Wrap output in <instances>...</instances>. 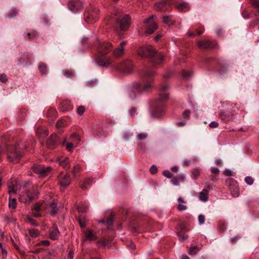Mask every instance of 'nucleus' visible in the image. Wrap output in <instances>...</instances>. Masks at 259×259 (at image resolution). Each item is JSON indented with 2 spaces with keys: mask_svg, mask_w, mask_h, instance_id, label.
<instances>
[{
  "mask_svg": "<svg viewBox=\"0 0 259 259\" xmlns=\"http://www.w3.org/2000/svg\"><path fill=\"white\" fill-rule=\"evenodd\" d=\"M176 8L180 12H182L186 9H189V5L187 2H183L180 4L177 5Z\"/></svg>",
  "mask_w": 259,
  "mask_h": 259,
  "instance_id": "33",
  "label": "nucleus"
},
{
  "mask_svg": "<svg viewBox=\"0 0 259 259\" xmlns=\"http://www.w3.org/2000/svg\"><path fill=\"white\" fill-rule=\"evenodd\" d=\"M8 80L7 75L3 73L0 75V81L2 82H6Z\"/></svg>",
  "mask_w": 259,
  "mask_h": 259,
  "instance_id": "62",
  "label": "nucleus"
},
{
  "mask_svg": "<svg viewBox=\"0 0 259 259\" xmlns=\"http://www.w3.org/2000/svg\"><path fill=\"white\" fill-rule=\"evenodd\" d=\"M154 7L156 10L161 12H165L168 10L166 5L164 4L162 0H161L160 2L156 3L154 5Z\"/></svg>",
  "mask_w": 259,
  "mask_h": 259,
  "instance_id": "20",
  "label": "nucleus"
},
{
  "mask_svg": "<svg viewBox=\"0 0 259 259\" xmlns=\"http://www.w3.org/2000/svg\"><path fill=\"white\" fill-rule=\"evenodd\" d=\"M60 165L65 169L68 170L70 167V164L68 157H65L63 160L60 161Z\"/></svg>",
  "mask_w": 259,
  "mask_h": 259,
  "instance_id": "25",
  "label": "nucleus"
},
{
  "mask_svg": "<svg viewBox=\"0 0 259 259\" xmlns=\"http://www.w3.org/2000/svg\"><path fill=\"white\" fill-rule=\"evenodd\" d=\"M33 171L41 177H45L49 175L52 169L51 166H45L44 165L34 164L32 166Z\"/></svg>",
  "mask_w": 259,
  "mask_h": 259,
  "instance_id": "9",
  "label": "nucleus"
},
{
  "mask_svg": "<svg viewBox=\"0 0 259 259\" xmlns=\"http://www.w3.org/2000/svg\"><path fill=\"white\" fill-rule=\"evenodd\" d=\"M218 227L220 232H224L226 227V223L222 221H219Z\"/></svg>",
  "mask_w": 259,
  "mask_h": 259,
  "instance_id": "37",
  "label": "nucleus"
},
{
  "mask_svg": "<svg viewBox=\"0 0 259 259\" xmlns=\"http://www.w3.org/2000/svg\"><path fill=\"white\" fill-rule=\"evenodd\" d=\"M50 245V242L49 240H42L37 243L36 244V246H40L43 245L45 246H48Z\"/></svg>",
  "mask_w": 259,
  "mask_h": 259,
  "instance_id": "46",
  "label": "nucleus"
},
{
  "mask_svg": "<svg viewBox=\"0 0 259 259\" xmlns=\"http://www.w3.org/2000/svg\"><path fill=\"white\" fill-rule=\"evenodd\" d=\"M113 47L110 42L99 41L97 51L99 54L106 55L112 50Z\"/></svg>",
  "mask_w": 259,
  "mask_h": 259,
  "instance_id": "10",
  "label": "nucleus"
},
{
  "mask_svg": "<svg viewBox=\"0 0 259 259\" xmlns=\"http://www.w3.org/2000/svg\"><path fill=\"white\" fill-rule=\"evenodd\" d=\"M154 74V72L151 70L149 68H145L141 72V75L143 77H149V82L145 83L144 85L141 84H137V89L135 90H131L129 92V96L131 99H134L136 98V92L137 91H140L141 90H147L149 88L152 87L151 82L152 81L151 76Z\"/></svg>",
  "mask_w": 259,
  "mask_h": 259,
  "instance_id": "4",
  "label": "nucleus"
},
{
  "mask_svg": "<svg viewBox=\"0 0 259 259\" xmlns=\"http://www.w3.org/2000/svg\"><path fill=\"white\" fill-rule=\"evenodd\" d=\"M137 113V108L135 107L132 108L129 110V114L132 116H135Z\"/></svg>",
  "mask_w": 259,
  "mask_h": 259,
  "instance_id": "61",
  "label": "nucleus"
},
{
  "mask_svg": "<svg viewBox=\"0 0 259 259\" xmlns=\"http://www.w3.org/2000/svg\"><path fill=\"white\" fill-rule=\"evenodd\" d=\"M63 74L64 76L67 77H71L74 76L75 74V72L71 71V70H66L63 72Z\"/></svg>",
  "mask_w": 259,
  "mask_h": 259,
  "instance_id": "44",
  "label": "nucleus"
},
{
  "mask_svg": "<svg viewBox=\"0 0 259 259\" xmlns=\"http://www.w3.org/2000/svg\"><path fill=\"white\" fill-rule=\"evenodd\" d=\"M85 111V107L83 106H79L77 109V113L79 115H82Z\"/></svg>",
  "mask_w": 259,
  "mask_h": 259,
  "instance_id": "50",
  "label": "nucleus"
},
{
  "mask_svg": "<svg viewBox=\"0 0 259 259\" xmlns=\"http://www.w3.org/2000/svg\"><path fill=\"white\" fill-rule=\"evenodd\" d=\"M199 199L203 202H206L208 199V191L206 189H204L199 193Z\"/></svg>",
  "mask_w": 259,
  "mask_h": 259,
  "instance_id": "22",
  "label": "nucleus"
},
{
  "mask_svg": "<svg viewBox=\"0 0 259 259\" xmlns=\"http://www.w3.org/2000/svg\"><path fill=\"white\" fill-rule=\"evenodd\" d=\"M68 8L73 12H77L83 8V4L78 0L70 1L68 4Z\"/></svg>",
  "mask_w": 259,
  "mask_h": 259,
  "instance_id": "12",
  "label": "nucleus"
},
{
  "mask_svg": "<svg viewBox=\"0 0 259 259\" xmlns=\"http://www.w3.org/2000/svg\"><path fill=\"white\" fill-rule=\"evenodd\" d=\"M0 247L1 248V252H0V254H2L3 257H6L7 255V250L3 247L2 244L0 243Z\"/></svg>",
  "mask_w": 259,
  "mask_h": 259,
  "instance_id": "55",
  "label": "nucleus"
},
{
  "mask_svg": "<svg viewBox=\"0 0 259 259\" xmlns=\"http://www.w3.org/2000/svg\"><path fill=\"white\" fill-rule=\"evenodd\" d=\"M17 11L16 9H11L7 14L8 17L10 18L15 17L17 14Z\"/></svg>",
  "mask_w": 259,
  "mask_h": 259,
  "instance_id": "40",
  "label": "nucleus"
},
{
  "mask_svg": "<svg viewBox=\"0 0 259 259\" xmlns=\"http://www.w3.org/2000/svg\"><path fill=\"white\" fill-rule=\"evenodd\" d=\"M50 238L52 240H57L59 236V231L57 228V225L54 224L49 230Z\"/></svg>",
  "mask_w": 259,
  "mask_h": 259,
  "instance_id": "17",
  "label": "nucleus"
},
{
  "mask_svg": "<svg viewBox=\"0 0 259 259\" xmlns=\"http://www.w3.org/2000/svg\"><path fill=\"white\" fill-rule=\"evenodd\" d=\"M65 124V121L62 119H59L56 123V126L58 129H60L64 127Z\"/></svg>",
  "mask_w": 259,
  "mask_h": 259,
  "instance_id": "42",
  "label": "nucleus"
},
{
  "mask_svg": "<svg viewBox=\"0 0 259 259\" xmlns=\"http://www.w3.org/2000/svg\"><path fill=\"white\" fill-rule=\"evenodd\" d=\"M87 219L84 215L81 214L78 218V223L80 228H83L86 226Z\"/></svg>",
  "mask_w": 259,
  "mask_h": 259,
  "instance_id": "31",
  "label": "nucleus"
},
{
  "mask_svg": "<svg viewBox=\"0 0 259 259\" xmlns=\"http://www.w3.org/2000/svg\"><path fill=\"white\" fill-rule=\"evenodd\" d=\"M169 88L168 85L163 86L160 90L159 97L151 102L150 109L153 116L159 117L164 112L163 102L168 99L169 94L167 92Z\"/></svg>",
  "mask_w": 259,
  "mask_h": 259,
  "instance_id": "1",
  "label": "nucleus"
},
{
  "mask_svg": "<svg viewBox=\"0 0 259 259\" xmlns=\"http://www.w3.org/2000/svg\"><path fill=\"white\" fill-rule=\"evenodd\" d=\"M211 172L216 176H218L220 174V170L217 167H212L211 168Z\"/></svg>",
  "mask_w": 259,
  "mask_h": 259,
  "instance_id": "60",
  "label": "nucleus"
},
{
  "mask_svg": "<svg viewBox=\"0 0 259 259\" xmlns=\"http://www.w3.org/2000/svg\"><path fill=\"white\" fill-rule=\"evenodd\" d=\"M99 18L98 9L94 6H90V8L84 14V20L88 23H93Z\"/></svg>",
  "mask_w": 259,
  "mask_h": 259,
  "instance_id": "5",
  "label": "nucleus"
},
{
  "mask_svg": "<svg viewBox=\"0 0 259 259\" xmlns=\"http://www.w3.org/2000/svg\"><path fill=\"white\" fill-rule=\"evenodd\" d=\"M74 257V250L70 249L68 253L67 259H73Z\"/></svg>",
  "mask_w": 259,
  "mask_h": 259,
  "instance_id": "57",
  "label": "nucleus"
},
{
  "mask_svg": "<svg viewBox=\"0 0 259 259\" xmlns=\"http://www.w3.org/2000/svg\"><path fill=\"white\" fill-rule=\"evenodd\" d=\"M226 183L229 187L231 194L233 197H237L239 195V189L237 182L233 178H230L226 180Z\"/></svg>",
  "mask_w": 259,
  "mask_h": 259,
  "instance_id": "6",
  "label": "nucleus"
},
{
  "mask_svg": "<svg viewBox=\"0 0 259 259\" xmlns=\"http://www.w3.org/2000/svg\"><path fill=\"white\" fill-rule=\"evenodd\" d=\"M84 235L85 239L93 241L96 240L97 238L96 234H94L93 232L90 230H87L84 232Z\"/></svg>",
  "mask_w": 259,
  "mask_h": 259,
  "instance_id": "23",
  "label": "nucleus"
},
{
  "mask_svg": "<svg viewBox=\"0 0 259 259\" xmlns=\"http://www.w3.org/2000/svg\"><path fill=\"white\" fill-rule=\"evenodd\" d=\"M77 209L79 212H85L88 209V206L84 204H81L77 207Z\"/></svg>",
  "mask_w": 259,
  "mask_h": 259,
  "instance_id": "39",
  "label": "nucleus"
},
{
  "mask_svg": "<svg viewBox=\"0 0 259 259\" xmlns=\"http://www.w3.org/2000/svg\"><path fill=\"white\" fill-rule=\"evenodd\" d=\"M139 55L150 59L154 65L161 64L163 61L164 56L161 52H156L155 49L150 46H143L138 50Z\"/></svg>",
  "mask_w": 259,
  "mask_h": 259,
  "instance_id": "2",
  "label": "nucleus"
},
{
  "mask_svg": "<svg viewBox=\"0 0 259 259\" xmlns=\"http://www.w3.org/2000/svg\"><path fill=\"white\" fill-rule=\"evenodd\" d=\"M28 221L32 226H38V224L37 223L36 220H35L32 218H28Z\"/></svg>",
  "mask_w": 259,
  "mask_h": 259,
  "instance_id": "59",
  "label": "nucleus"
},
{
  "mask_svg": "<svg viewBox=\"0 0 259 259\" xmlns=\"http://www.w3.org/2000/svg\"><path fill=\"white\" fill-rule=\"evenodd\" d=\"M80 170L81 167L79 164H77L74 166L72 172L74 178H75L77 177L78 174L80 172Z\"/></svg>",
  "mask_w": 259,
  "mask_h": 259,
  "instance_id": "34",
  "label": "nucleus"
},
{
  "mask_svg": "<svg viewBox=\"0 0 259 259\" xmlns=\"http://www.w3.org/2000/svg\"><path fill=\"white\" fill-rule=\"evenodd\" d=\"M100 222L105 223L107 226L108 230H112V225L113 223V216L111 215L107 220H103L101 221Z\"/></svg>",
  "mask_w": 259,
  "mask_h": 259,
  "instance_id": "21",
  "label": "nucleus"
},
{
  "mask_svg": "<svg viewBox=\"0 0 259 259\" xmlns=\"http://www.w3.org/2000/svg\"><path fill=\"white\" fill-rule=\"evenodd\" d=\"M113 54L115 57H119L123 55L124 49L117 47L113 50Z\"/></svg>",
  "mask_w": 259,
  "mask_h": 259,
  "instance_id": "29",
  "label": "nucleus"
},
{
  "mask_svg": "<svg viewBox=\"0 0 259 259\" xmlns=\"http://www.w3.org/2000/svg\"><path fill=\"white\" fill-rule=\"evenodd\" d=\"M190 114H191V112H190V110L186 109L184 111V112L182 114L183 117L184 119L188 120L190 118Z\"/></svg>",
  "mask_w": 259,
  "mask_h": 259,
  "instance_id": "45",
  "label": "nucleus"
},
{
  "mask_svg": "<svg viewBox=\"0 0 259 259\" xmlns=\"http://www.w3.org/2000/svg\"><path fill=\"white\" fill-rule=\"evenodd\" d=\"M59 143V137L55 134H52L47 140L46 144L49 148L54 149Z\"/></svg>",
  "mask_w": 259,
  "mask_h": 259,
  "instance_id": "14",
  "label": "nucleus"
},
{
  "mask_svg": "<svg viewBox=\"0 0 259 259\" xmlns=\"http://www.w3.org/2000/svg\"><path fill=\"white\" fill-rule=\"evenodd\" d=\"M133 136L132 134L128 133H125L123 136V139L125 141H128L130 140V138Z\"/></svg>",
  "mask_w": 259,
  "mask_h": 259,
  "instance_id": "64",
  "label": "nucleus"
},
{
  "mask_svg": "<svg viewBox=\"0 0 259 259\" xmlns=\"http://www.w3.org/2000/svg\"><path fill=\"white\" fill-rule=\"evenodd\" d=\"M245 181L248 185H251L253 183L254 180L252 177L250 176H247L245 177Z\"/></svg>",
  "mask_w": 259,
  "mask_h": 259,
  "instance_id": "52",
  "label": "nucleus"
},
{
  "mask_svg": "<svg viewBox=\"0 0 259 259\" xmlns=\"http://www.w3.org/2000/svg\"><path fill=\"white\" fill-rule=\"evenodd\" d=\"M171 17V16H164L163 17V23L168 26L173 25L175 21L172 19Z\"/></svg>",
  "mask_w": 259,
  "mask_h": 259,
  "instance_id": "26",
  "label": "nucleus"
},
{
  "mask_svg": "<svg viewBox=\"0 0 259 259\" xmlns=\"http://www.w3.org/2000/svg\"><path fill=\"white\" fill-rule=\"evenodd\" d=\"M199 251V248L197 246H191L188 251V253L190 255L194 256L197 254Z\"/></svg>",
  "mask_w": 259,
  "mask_h": 259,
  "instance_id": "35",
  "label": "nucleus"
},
{
  "mask_svg": "<svg viewBox=\"0 0 259 259\" xmlns=\"http://www.w3.org/2000/svg\"><path fill=\"white\" fill-rule=\"evenodd\" d=\"M62 145L65 146L66 149L69 151H72L74 147V144L72 143H68L65 140L63 142Z\"/></svg>",
  "mask_w": 259,
  "mask_h": 259,
  "instance_id": "36",
  "label": "nucleus"
},
{
  "mask_svg": "<svg viewBox=\"0 0 259 259\" xmlns=\"http://www.w3.org/2000/svg\"><path fill=\"white\" fill-rule=\"evenodd\" d=\"M150 171L151 174L154 175L157 172V168L156 165H153L150 168Z\"/></svg>",
  "mask_w": 259,
  "mask_h": 259,
  "instance_id": "58",
  "label": "nucleus"
},
{
  "mask_svg": "<svg viewBox=\"0 0 259 259\" xmlns=\"http://www.w3.org/2000/svg\"><path fill=\"white\" fill-rule=\"evenodd\" d=\"M162 173L163 175L167 178L170 179L173 177L172 174L169 170H164Z\"/></svg>",
  "mask_w": 259,
  "mask_h": 259,
  "instance_id": "54",
  "label": "nucleus"
},
{
  "mask_svg": "<svg viewBox=\"0 0 259 259\" xmlns=\"http://www.w3.org/2000/svg\"><path fill=\"white\" fill-rule=\"evenodd\" d=\"M50 207L51 208V214L55 215L57 213V210H58L57 204L55 202H52L50 204Z\"/></svg>",
  "mask_w": 259,
  "mask_h": 259,
  "instance_id": "38",
  "label": "nucleus"
},
{
  "mask_svg": "<svg viewBox=\"0 0 259 259\" xmlns=\"http://www.w3.org/2000/svg\"><path fill=\"white\" fill-rule=\"evenodd\" d=\"M197 44L199 48L203 49H212L217 46V44L215 41L209 40H198Z\"/></svg>",
  "mask_w": 259,
  "mask_h": 259,
  "instance_id": "13",
  "label": "nucleus"
},
{
  "mask_svg": "<svg viewBox=\"0 0 259 259\" xmlns=\"http://www.w3.org/2000/svg\"><path fill=\"white\" fill-rule=\"evenodd\" d=\"M9 207L10 209H15L17 205L16 199L12 198L11 197H9Z\"/></svg>",
  "mask_w": 259,
  "mask_h": 259,
  "instance_id": "30",
  "label": "nucleus"
},
{
  "mask_svg": "<svg viewBox=\"0 0 259 259\" xmlns=\"http://www.w3.org/2000/svg\"><path fill=\"white\" fill-rule=\"evenodd\" d=\"M192 75V72L190 71H183L182 76L184 78L187 79Z\"/></svg>",
  "mask_w": 259,
  "mask_h": 259,
  "instance_id": "47",
  "label": "nucleus"
},
{
  "mask_svg": "<svg viewBox=\"0 0 259 259\" xmlns=\"http://www.w3.org/2000/svg\"><path fill=\"white\" fill-rule=\"evenodd\" d=\"M38 35L37 31L33 30L32 32L24 34V37L26 39H31L36 37Z\"/></svg>",
  "mask_w": 259,
  "mask_h": 259,
  "instance_id": "27",
  "label": "nucleus"
},
{
  "mask_svg": "<svg viewBox=\"0 0 259 259\" xmlns=\"http://www.w3.org/2000/svg\"><path fill=\"white\" fill-rule=\"evenodd\" d=\"M104 55H105L100 54L97 58V62L98 65L101 66L108 67L111 64V61Z\"/></svg>",
  "mask_w": 259,
  "mask_h": 259,
  "instance_id": "15",
  "label": "nucleus"
},
{
  "mask_svg": "<svg viewBox=\"0 0 259 259\" xmlns=\"http://www.w3.org/2000/svg\"><path fill=\"white\" fill-rule=\"evenodd\" d=\"M131 17L128 14L125 15L120 21V28L121 30H126L130 24Z\"/></svg>",
  "mask_w": 259,
  "mask_h": 259,
  "instance_id": "16",
  "label": "nucleus"
},
{
  "mask_svg": "<svg viewBox=\"0 0 259 259\" xmlns=\"http://www.w3.org/2000/svg\"><path fill=\"white\" fill-rule=\"evenodd\" d=\"M154 16H151L149 18L144 20V22L146 24V29L145 33L146 34L153 33L158 28L156 23L153 20Z\"/></svg>",
  "mask_w": 259,
  "mask_h": 259,
  "instance_id": "8",
  "label": "nucleus"
},
{
  "mask_svg": "<svg viewBox=\"0 0 259 259\" xmlns=\"http://www.w3.org/2000/svg\"><path fill=\"white\" fill-rule=\"evenodd\" d=\"M148 135L147 133H141L137 135V138L139 141L145 140L147 138Z\"/></svg>",
  "mask_w": 259,
  "mask_h": 259,
  "instance_id": "48",
  "label": "nucleus"
},
{
  "mask_svg": "<svg viewBox=\"0 0 259 259\" xmlns=\"http://www.w3.org/2000/svg\"><path fill=\"white\" fill-rule=\"evenodd\" d=\"M198 222L200 225H202L204 223L205 218L203 214H200L198 215Z\"/></svg>",
  "mask_w": 259,
  "mask_h": 259,
  "instance_id": "53",
  "label": "nucleus"
},
{
  "mask_svg": "<svg viewBox=\"0 0 259 259\" xmlns=\"http://www.w3.org/2000/svg\"><path fill=\"white\" fill-rule=\"evenodd\" d=\"M177 208L179 211H182L186 210L187 207L186 205L182 204L181 203H179L178 205Z\"/></svg>",
  "mask_w": 259,
  "mask_h": 259,
  "instance_id": "63",
  "label": "nucleus"
},
{
  "mask_svg": "<svg viewBox=\"0 0 259 259\" xmlns=\"http://www.w3.org/2000/svg\"><path fill=\"white\" fill-rule=\"evenodd\" d=\"M56 110L54 108H50L49 109L47 115L50 117H53L56 116Z\"/></svg>",
  "mask_w": 259,
  "mask_h": 259,
  "instance_id": "43",
  "label": "nucleus"
},
{
  "mask_svg": "<svg viewBox=\"0 0 259 259\" xmlns=\"http://www.w3.org/2000/svg\"><path fill=\"white\" fill-rule=\"evenodd\" d=\"M41 204L38 203H36L34 204L33 207L32 208V211H40L41 210Z\"/></svg>",
  "mask_w": 259,
  "mask_h": 259,
  "instance_id": "51",
  "label": "nucleus"
},
{
  "mask_svg": "<svg viewBox=\"0 0 259 259\" xmlns=\"http://www.w3.org/2000/svg\"><path fill=\"white\" fill-rule=\"evenodd\" d=\"M178 235L179 240L181 241H184L188 238V235L183 234L181 233H179Z\"/></svg>",
  "mask_w": 259,
  "mask_h": 259,
  "instance_id": "49",
  "label": "nucleus"
},
{
  "mask_svg": "<svg viewBox=\"0 0 259 259\" xmlns=\"http://www.w3.org/2000/svg\"><path fill=\"white\" fill-rule=\"evenodd\" d=\"M193 179H196L200 174V170L199 168H194L192 171Z\"/></svg>",
  "mask_w": 259,
  "mask_h": 259,
  "instance_id": "41",
  "label": "nucleus"
},
{
  "mask_svg": "<svg viewBox=\"0 0 259 259\" xmlns=\"http://www.w3.org/2000/svg\"><path fill=\"white\" fill-rule=\"evenodd\" d=\"M224 104L227 106V108L220 110L218 112V117L223 120L230 121L239 110L240 106L238 104L229 102L224 103Z\"/></svg>",
  "mask_w": 259,
  "mask_h": 259,
  "instance_id": "3",
  "label": "nucleus"
},
{
  "mask_svg": "<svg viewBox=\"0 0 259 259\" xmlns=\"http://www.w3.org/2000/svg\"><path fill=\"white\" fill-rule=\"evenodd\" d=\"M8 189V193L10 195L16 192V190L14 186H9Z\"/></svg>",
  "mask_w": 259,
  "mask_h": 259,
  "instance_id": "56",
  "label": "nucleus"
},
{
  "mask_svg": "<svg viewBox=\"0 0 259 259\" xmlns=\"http://www.w3.org/2000/svg\"><path fill=\"white\" fill-rule=\"evenodd\" d=\"M34 198L33 195L29 191H26L23 194L21 195L19 198V200L21 202L26 203L30 202Z\"/></svg>",
  "mask_w": 259,
  "mask_h": 259,
  "instance_id": "18",
  "label": "nucleus"
},
{
  "mask_svg": "<svg viewBox=\"0 0 259 259\" xmlns=\"http://www.w3.org/2000/svg\"><path fill=\"white\" fill-rule=\"evenodd\" d=\"M58 179L59 184L63 187L68 186L71 182L70 176L67 173L60 172L58 176Z\"/></svg>",
  "mask_w": 259,
  "mask_h": 259,
  "instance_id": "11",
  "label": "nucleus"
},
{
  "mask_svg": "<svg viewBox=\"0 0 259 259\" xmlns=\"http://www.w3.org/2000/svg\"><path fill=\"white\" fill-rule=\"evenodd\" d=\"M60 109L63 112H66L72 109V106L68 100L63 101L61 103Z\"/></svg>",
  "mask_w": 259,
  "mask_h": 259,
  "instance_id": "19",
  "label": "nucleus"
},
{
  "mask_svg": "<svg viewBox=\"0 0 259 259\" xmlns=\"http://www.w3.org/2000/svg\"><path fill=\"white\" fill-rule=\"evenodd\" d=\"M116 69L120 72L124 73H131L134 68L133 62L129 60H126L116 66Z\"/></svg>",
  "mask_w": 259,
  "mask_h": 259,
  "instance_id": "7",
  "label": "nucleus"
},
{
  "mask_svg": "<svg viewBox=\"0 0 259 259\" xmlns=\"http://www.w3.org/2000/svg\"><path fill=\"white\" fill-rule=\"evenodd\" d=\"M38 69L41 74H46L47 73V65L42 62L38 64Z\"/></svg>",
  "mask_w": 259,
  "mask_h": 259,
  "instance_id": "32",
  "label": "nucleus"
},
{
  "mask_svg": "<svg viewBox=\"0 0 259 259\" xmlns=\"http://www.w3.org/2000/svg\"><path fill=\"white\" fill-rule=\"evenodd\" d=\"M92 179L91 178H86L84 180L82 184L80 186V188L82 190H86L88 188L92 185Z\"/></svg>",
  "mask_w": 259,
  "mask_h": 259,
  "instance_id": "24",
  "label": "nucleus"
},
{
  "mask_svg": "<svg viewBox=\"0 0 259 259\" xmlns=\"http://www.w3.org/2000/svg\"><path fill=\"white\" fill-rule=\"evenodd\" d=\"M28 232L29 236L32 238H36L40 234L39 231L35 229H28Z\"/></svg>",
  "mask_w": 259,
  "mask_h": 259,
  "instance_id": "28",
  "label": "nucleus"
}]
</instances>
